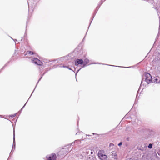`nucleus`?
Segmentation results:
<instances>
[{"label":"nucleus","instance_id":"nucleus-22","mask_svg":"<svg viewBox=\"0 0 160 160\" xmlns=\"http://www.w3.org/2000/svg\"><path fill=\"white\" fill-rule=\"evenodd\" d=\"M155 82H158V79L157 78H155Z\"/></svg>","mask_w":160,"mask_h":160},{"label":"nucleus","instance_id":"nucleus-14","mask_svg":"<svg viewBox=\"0 0 160 160\" xmlns=\"http://www.w3.org/2000/svg\"><path fill=\"white\" fill-rule=\"evenodd\" d=\"M74 142L75 143L78 144L80 143L81 141L80 140H77L75 141Z\"/></svg>","mask_w":160,"mask_h":160},{"label":"nucleus","instance_id":"nucleus-34","mask_svg":"<svg viewBox=\"0 0 160 160\" xmlns=\"http://www.w3.org/2000/svg\"><path fill=\"white\" fill-rule=\"evenodd\" d=\"M14 41H17V40L16 39H15V40H14Z\"/></svg>","mask_w":160,"mask_h":160},{"label":"nucleus","instance_id":"nucleus-13","mask_svg":"<svg viewBox=\"0 0 160 160\" xmlns=\"http://www.w3.org/2000/svg\"><path fill=\"white\" fill-rule=\"evenodd\" d=\"M89 149H87L86 150V151L85 152H84V153H85V155H89V156L90 155V152L89 151Z\"/></svg>","mask_w":160,"mask_h":160},{"label":"nucleus","instance_id":"nucleus-32","mask_svg":"<svg viewBox=\"0 0 160 160\" xmlns=\"http://www.w3.org/2000/svg\"><path fill=\"white\" fill-rule=\"evenodd\" d=\"M80 69L78 70V72L79 71V70Z\"/></svg>","mask_w":160,"mask_h":160},{"label":"nucleus","instance_id":"nucleus-23","mask_svg":"<svg viewBox=\"0 0 160 160\" xmlns=\"http://www.w3.org/2000/svg\"><path fill=\"white\" fill-rule=\"evenodd\" d=\"M83 156L82 155H80V158H82Z\"/></svg>","mask_w":160,"mask_h":160},{"label":"nucleus","instance_id":"nucleus-15","mask_svg":"<svg viewBox=\"0 0 160 160\" xmlns=\"http://www.w3.org/2000/svg\"><path fill=\"white\" fill-rule=\"evenodd\" d=\"M152 144L151 143H150L148 146V147L150 149H151L152 148Z\"/></svg>","mask_w":160,"mask_h":160},{"label":"nucleus","instance_id":"nucleus-33","mask_svg":"<svg viewBox=\"0 0 160 160\" xmlns=\"http://www.w3.org/2000/svg\"><path fill=\"white\" fill-rule=\"evenodd\" d=\"M157 13L158 14V15H159V14H158V12H157Z\"/></svg>","mask_w":160,"mask_h":160},{"label":"nucleus","instance_id":"nucleus-28","mask_svg":"<svg viewBox=\"0 0 160 160\" xmlns=\"http://www.w3.org/2000/svg\"><path fill=\"white\" fill-rule=\"evenodd\" d=\"M153 2V1H151V2L152 3Z\"/></svg>","mask_w":160,"mask_h":160},{"label":"nucleus","instance_id":"nucleus-9","mask_svg":"<svg viewBox=\"0 0 160 160\" xmlns=\"http://www.w3.org/2000/svg\"><path fill=\"white\" fill-rule=\"evenodd\" d=\"M154 7L156 9L158 10L160 7L159 3H156L155 5H154Z\"/></svg>","mask_w":160,"mask_h":160},{"label":"nucleus","instance_id":"nucleus-24","mask_svg":"<svg viewBox=\"0 0 160 160\" xmlns=\"http://www.w3.org/2000/svg\"><path fill=\"white\" fill-rule=\"evenodd\" d=\"M26 103L24 105V106H23L22 107V108L21 109V110H22V109H23V108L25 106V105Z\"/></svg>","mask_w":160,"mask_h":160},{"label":"nucleus","instance_id":"nucleus-1","mask_svg":"<svg viewBox=\"0 0 160 160\" xmlns=\"http://www.w3.org/2000/svg\"><path fill=\"white\" fill-rule=\"evenodd\" d=\"M145 81L147 83H149L152 81V77L151 75L148 73H145L142 78L141 84L143 81Z\"/></svg>","mask_w":160,"mask_h":160},{"label":"nucleus","instance_id":"nucleus-29","mask_svg":"<svg viewBox=\"0 0 160 160\" xmlns=\"http://www.w3.org/2000/svg\"><path fill=\"white\" fill-rule=\"evenodd\" d=\"M109 65V66H113V65Z\"/></svg>","mask_w":160,"mask_h":160},{"label":"nucleus","instance_id":"nucleus-6","mask_svg":"<svg viewBox=\"0 0 160 160\" xmlns=\"http://www.w3.org/2000/svg\"><path fill=\"white\" fill-rule=\"evenodd\" d=\"M83 63V61L82 59H77L75 61V64L76 66H78L79 64H82Z\"/></svg>","mask_w":160,"mask_h":160},{"label":"nucleus","instance_id":"nucleus-5","mask_svg":"<svg viewBox=\"0 0 160 160\" xmlns=\"http://www.w3.org/2000/svg\"><path fill=\"white\" fill-rule=\"evenodd\" d=\"M32 62L39 65H42V62L37 58H35L32 59Z\"/></svg>","mask_w":160,"mask_h":160},{"label":"nucleus","instance_id":"nucleus-19","mask_svg":"<svg viewBox=\"0 0 160 160\" xmlns=\"http://www.w3.org/2000/svg\"><path fill=\"white\" fill-rule=\"evenodd\" d=\"M60 67H63V68H66L67 67V66H64V65L60 66Z\"/></svg>","mask_w":160,"mask_h":160},{"label":"nucleus","instance_id":"nucleus-11","mask_svg":"<svg viewBox=\"0 0 160 160\" xmlns=\"http://www.w3.org/2000/svg\"><path fill=\"white\" fill-rule=\"evenodd\" d=\"M13 145H15V134L14 129H13Z\"/></svg>","mask_w":160,"mask_h":160},{"label":"nucleus","instance_id":"nucleus-8","mask_svg":"<svg viewBox=\"0 0 160 160\" xmlns=\"http://www.w3.org/2000/svg\"><path fill=\"white\" fill-rule=\"evenodd\" d=\"M87 160H96V159L95 157L91 156L88 158Z\"/></svg>","mask_w":160,"mask_h":160},{"label":"nucleus","instance_id":"nucleus-17","mask_svg":"<svg viewBox=\"0 0 160 160\" xmlns=\"http://www.w3.org/2000/svg\"><path fill=\"white\" fill-rule=\"evenodd\" d=\"M114 146V144L113 143H110L109 144V146L110 147H112Z\"/></svg>","mask_w":160,"mask_h":160},{"label":"nucleus","instance_id":"nucleus-21","mask_svg":"<svg viewBox=\"0 0 160 160\" xmlns=\"http://www.w3.org/2000/svg\"><path fill=\"white\" fill-rule=\"evenodd\" d=\"M75 143L74 142H72V143H71V145L73 146L74 145Z\"/></svg>","mask_w":160,"mask_h":160},{"label":"nucleus","instance_id":"nucleus-12","mask_svg":"<svg viewBox=\"0 0 160 160\" xmlns=\"http://www.w3.org/2000/svg\"><path fill=\"white\" fill-rule=\"evenodd\" d=\"M27 54H29L31 55H33L35 54V53L33 51H28L27 52Z\"/></svg>","mask_w":160,"mask_h":160},{"label":"nucleus","instance_id":"nucleus-4","mask_svg":"<svg viewBox=\"0 0 160 160\" xmlns=\"http://www.w3.org/2000/svg\"><path fill=\"white\" fill-rule=\"evenodd\" d=\"M29 7V11L30 9V7H33L34 6L36 3L35 1H33V0H27Z\"/></svg>","mask_w":160,"mask_h":160},{"label":"nucleus","instance_id":"nucleus-3","mask_svg":"<svg viewBox=\"0 0 160 160\" xmlns=\"http://www.w3.org/2000/svg\"><path fill=\"white\" fill-rule=\"evenodd\" d=\"M47 160H56V155L55 153H52L49 155L46 156Z\"/></svg>","mask_w":160,"mask_h":160},{"label":"nucleus","instance_id":"nucleus-26","mask_svg":"<svg viewBox=\"0 0 160 160\" xmlns=\"http://www.w3.org/2000/svg\"><path fill=\"white\" fill-rule=\"evenodd\" d=\"M67 68H68V69H69V70H71V69L68 68V67H67Z\"/></svg>","mask_w":160,"mask_h":160},{"label":"nucleus","instance_id":"nucleus-16","mask_svg":"<svg viewBox=\"0 0 160 160\" xmlns=\"http://www.w3.org/2000/svg\"><path fill=\"white\" fill-rule=\"evenodd\" d=\"M89 151L90 152V154H92L93 153V152L91 150H89Z\"/></svg>","mask_w":160,"mask_h":160},{"label":"nucleus","instance_id":"nucleus-31","mask_svg":"<svg viewBox=\"0 0 160 160\" xmlns=\"http://www.w3.org/2000/svg\"><path fill=\"white\" fill-rule=\"evenodd\" d=\"M1 70H0V72H1Z\"/></svg>","mask_w":160,"mask_h":160},{"label":"nucleus","instance_id":"nucleus-18","mask_svg":"<svg viewBox=\"0 0 160 160\" xmlns=\"http://www.w3.org/2000/svg\"><path fill=\"white\" fill-rule=\"evenodd\" d=\"M15 146L13 145L12 148V150L11 151V152L12 151L13 149H14V150L15 149Z\"/></svg>","mask_w":160,"mask_h":160},{"label":"nucleus","instance_id":"nucleus-30","mask_svg":"<svg viewBox=\"0 0 160 160\" xmlns=\"http://www.w3.org/2000/svg\"><path fill=\"white\" fill-rule=\"evenodd\" d=\"M1 70H0V72H1Z\"/></svg>","mask_w":160,"mask_h":160},{"label":"nucleus","instance_id":"nucleus-10","mask_svg":"<svg viewBox=\"0 0 160 160\" xmlns=\"http://www.w3.org/2000/svg\"><path fill=\"white\" fill-rule=\"evenodd\" d=\"M89 62V60L88 59L86 58L83 61V63H84V64H83V67H84L86 64H88Z\"/></svg>","mask_w":160,"mask_h":160},{"label":"nucleus","instance_id":"nucleus-7","mask_svg":"<svg viewBox=\"0 0 160 160\" xmlns=\"http://www.w3.org/2000/svg\"><path fill=\"white\" fill-rule=\"evenodd\" d=\"M109 157H110L111 158L114 159V160L117 159L118 158L117 154L116 152H113L112 153L110 154L109 155Z\"/></svg>","mask_w":160,"mask_h":160},{"label":"nucleus","instance_id":"nucleus-2","mask_svg":"<svg viewBox=\"0 0 160 160\" xmlns=\"http://www.w3.org/2000/svg\"><path fill=\"white\" fill-rule=\"evenodd\" d=\"M98 156L99 158L101 160H107L108 157L103 154V151L100 150L98 153Z\"/></svg>","mask_w":160,"mask_h":160},{"label":"nucleus","instance_id":"nucleus-20","mask_svg":"<svg viewBox=\"0 0 160 160\" xmlns=\"http://www.w3.org/2000/svg\"><path fill=\"white\" fill-rule=\"evenodd\" d=\"M122 144V142H121L118 144V146H120Z\"/></svg>","mask_w":160,"mask_h":160},{"label":"nucleus","instance_id":"nucleus-27","mask_svg":"<svg viewBox=\"0 0 160 160\" xmlns=\"http://www.w3.org/2000/svg\"><path fill=\"white\" fill-rule=\"evenodd\" d=\"M16 114H14V115H13V116H12V117H14L15 116Z\"/></svg>","mask_w":160,"mask_h":160},{"label":"nucleus","instance_id":"nucleus-25","mask_svg":"<svg viewBox=\"0 0 160 160\" xmlns=\"http://www.w3.org/2000/svg\"><path fill=\"white\" fill-rule=\"evenodd\" d=\"M42 76H41V78H40V79L38 81V82H39V81L41 80V78H42Z\"/></svg>","mask_w":160,"mask_h":160}]
</instances>
